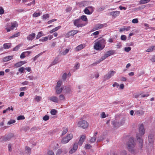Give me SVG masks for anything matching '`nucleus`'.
Segmentation results:
<instances>
[{
  "instance_id": "obj_46",
  "label": "nucleus",
  "mask_w": 155,
  "mask_h": 155,
  "mask_svg": "<svg viewBox=\"0 0 155 155\" xmlns=\"http://www.w3.org/2000/svg\"><path fill=\"white\" fill-rule=\"evenodd\" d=\"M57 112V111L55 109H52L51 111V113L52 115H55Z\"/></svg>"
},
{
  "instance_id": "obj_23",
  "label": "nucleus",
  "mask_w": 155,
  "mask_h": 155,
  "mask_svg": "<svg viewBox=\"0 0 155 155\" xmlns=\"http://www.w3.org/2000/svg\"><path fill=\"white\" fill-rule=\"evenodd\" d=\"M13 58V56H6L3 58V60L4 62H6L12 59Z\"/></svg>"
},
{
  "instance_id": "obj_55",
  "label": "nucleus",
  "mask_w": 155,
  "mask_h": 155,
  "mask_svg": "<svg viewBox=\"0 0 155 155\" xmlns=\"http://www.w3.org/2000/svg\"><path fill=\"white\" fill-rule=\"evenodd\" d=\"M69 50L68 49H66L64 51L62 52V54L65 55L67 54L69 52Z\"/></svg>"
},
{
  "instance_id": "obj_51",
  "label": "nucleus",
  "mask_w": 155,
  "mask_h": 155,
  "mask_svg": "<svg viewBox=\"0 0 155 155\" xmlns=\"http://www.w3.org/2000/svg\"><path fill=\"white\" fill-rule=\"evenodd\" d=\"M124 50L128 52L131 50V48L130 47H126L125 48Z\"/></svg>"
},
{
  "instance_id": "obj_63",
  "label": "nucleus",
  "mask_w": 155,
  "mask_h": 155,
  "mask_svg": "<svg viewBox=\"0 0 155 155\" xmlns=\"http://www.w3.org/2000/svg\"><path fill=\"white\" fill-rule=\"evenodd\" d=\"M27 78L31 80L35 79V78L33 76H29Z\"/></svg>"
},
{
  "instance_id": "obj_1",
  "label": "nucleus",
  "mask_w": 155,
  "mask_h": 155,
  "mask_svg": "<svg viewBox=\"0 0 155 155\" xmlns=\"http://www.w3.org/2000/svg\"><path fill=\"white\" fill-rule=\"evenodd\" d=\"M106 43V40L104 39L101 38L95 43L94 48L96 50L101 51L105 47Z\"/></svg>"
},
{
  "instance_id": "obj_58",
  "label": "nucleus",
  "mask_w": 155,
  "mask_h": 155,
  "mask_svg": "<svg viewBox=\"0 0 155 155\" xmlns=\"http://www.w3.org/2000/svg\"><path fill=\"white\" fill-rule=\"evenodd\" d=\"M4 12V10L2 7H0V14H2Z\"/></svg>"
},
{
  "instance_id": "obj_26",
  "label": "nucleus",
  "mask_w": 155,
  "mask_h": 155,
  "mask_svg": "<svg viewBox=\"0 0 155 155\" xmlns=\"http://www.w3.org/2000/svg\"><path fill=\"white\" fill-rule=\"evenodd\" d=\"M113 125L115 127H119L120 125L119 122H117L116 121H114L112 122Z\"/></svg>"
},
{
  "instance_id": "obj_20",
  "label": "nucleus",
  "mask_w": 155,
  "mask_h": 155,
  "mask_svg": "<svg viewBox=\"0 0 155 155\" xmlns=\"http://www.w3.org/2000/svg\"><path fill=\"white\" fill-rule=\"evenodd\" d=\"M115 53V51L114 50H110L106 52L105 54L107 58L111 55L114 54Z\"/></svg>"
},
{
  "instance_id": "obj_57",
  "label": "nucleus",
  "mask_w": 155,
  "mask_h": 155,
  "mask_svg": "<svg viewBox=\"0 0 155 155\" xmlns=\"http://www.w3.org/2000/svg\"><path fill=\"white\" fill-rule=\"evenodd\" d=\"M26 150H27L28 153L30 154L31 151V149L28 146H26L25 147Z\"/></svg>"
},
{
  "instance_id": "obj_32",
  "label": "nucleus",
  "mask_w": 155,
  "mask_h": 155,
  "mask_svg": "<svg viewBox=\"0 0 155 155\" xmlns=\"http://www.w3.org/2000/svg\"><path fill=\"white\" fill-rule=\"evenodd\" d=\"M79 18H80L81 19L82 21H87V17L86 15H83L81 16Z\"/></svg>"
},
{
  "instance_id": "obj_12",
  "label": "nucleus",
  "mask_w": 155,
  "mask_h": 155,
  "mask_svg": "<svg viewBox=\"0 0 155 155\" xmlns=\"http://www.w3.org/2000/svg\"><path fill=\"white\" fill-rule=\"evenodd\" d=\"M78 144L77 143H75L73 145L72 148L69 151V152L71 154H72L74 153L77 150L78 148Z\"/></svg>"
},
{
  "instance_id": "obj_44",
  "label": "nucleus",
  "mask_w": 155,
  "mask_h": 155,
  "mask_svg": "<svg viewBox=\"0 0 155 155\" xmlns=\"http://www.w3.org/2000/svg\"><path fill=\"white\" fill-rule=\"evenodd\" d=\"M25 117L24 116L20 115L18 116L17 118V120H24L25 119Z\"/></svg>"
},
{
  "instance_id": "obj_61",
  "label": "nucleus",
  "mask_w": 155,
  "mask_h": 155,
  "mask_svg": "<svg viewBox=\"0 0 155 155\" xmlns=\"http://www.w3.org/2000/svg\"><path fill=\"white\" fill-rule=\"evenodd\" d=\"M103 140V138L102 136H100L98 138L97 140V142H100Z\"/></svg>"
},
{
  "instance_id": "obj_35",
  "label": "nucleus",
  "mask_w": 155,
  "mask_h": 155,
  "mask_svg": "<svg viewBox=\"0 0 155 155\" xmlns=\"http://www.w3.org/2000/svg\"><path fill=\"white\" fill-rule=\"evenodd\" d=\"M63 131H62V133L61 134L62 136L64 135V134H65L68 131V129L67 128H63Z\"/></svg>"
},
{
  "instance_id": "obj_49",
  "label": "nucleus",
  "mask_w": 155,
  "mask_h": 155,
  "mask_svg": "<svg viewBox=\"0 0 155 155\" xmlns=\"http://www.w3.org/2000/svg\"><path fill=\"white\" fill-rule=\"evenodd\" d=\"M41 99V97L39 96H36L35 100L38 102H39Z\"/></svg>"
},
{
  "instance_id": "obj_24",
  "label": "nucleus",
  "mask_w": 155,
  "mask_h": 155,
  "mask_svg": "<svg viewBox=\"0 0 155 155\" xmlns=\"http://www.w3.org/2000/svg\"><path fill=\"white\" fill-rule=\"evenodd\" d=\"M60 61H59V58L57 57H56L54 61H53L52 63L51 64L50 66H52L53 65H55V64L58 63Z\"/></svg>"
},
{
  "instance_id": "obj_43",
  "label": "nucleus",
  "mask_w": 155,
  "mask_h": 155,
  "mask_svg": "<svg viewBox=\"0 0 155 155\" xmlns=\"http://www.w3.org/2000/svg\"><path fill=\"white\" fill-rule=\"evenodd\" d=\"M21 66L22 65H21V64L20 62L17 63H16L14 65V67H15L16 68L21 67Z\"/></svg>"
},
{
  "instance_id": "obj_45",
  "label": "nucleus",
  "mask_w": 155,
  "mask_h": 155,
  "mask_svg": "<svg viewBox=\"0 0 155 155\" xmlns=\"http://www.w3.org/2000/svg\"><path fill=\"white\" fill-rule=\"evenodd\" d=\"M92 146L89 144H87L85 145V147L86 149H89L91 148Z\"/></svg>"
},
{
  "instance_id": "obj_8",
  "label": "nucleus",
  "mask_w": 155,
  "mask_h": 155,
  "mask_svg": "<svg viewBox=\"0 0 155 155\" xmlns=\"http://www.w3.org/2000/svg\"><path fill=\"white\" fill-rule=\"evenodd\" d=\"M94 11L93 8L92 6H88L84 9V12L87 15L91 14Z\"/></svg>"
},
{
  "instance_id": "obj_36",
  "label": "nucleus",
  "mask_w": 155,
  "mask_h": 155,
  "mask_svg": "<svg viewBox=\"0 0 155 155\" xmlns=\"http://www.w3.org/2000/svg\"><path fill=\"white\" fill-rule=\"evenodd\" d=\"M41 12H38L37 13L35 12L33 15V16L34 17H37L41 15Z\"/></svg>"
},
{
  "instance_id": "obj_3",
  "label": "nucleus",
  "mask_w": 155,
  "mask_h": 155,
  "mask_svg": "<svg viewBox=\"0 0 155 155\" xmlns=\"http://www.w3.org/2000/svg\"><path fill=\"white\" fill-rule=\"evenodd\" d=\"M73 21L74 25L78 28L82 27L86 25L83 23L81 19L79 18L73 20Z\"/></svg>"
},
{
  "instance_id": "obj_48",
  "label": "nucleus",
  "mask_w": 155,
  "mask_h": 155,
  "mask_svg": "<svg viewBox=\"0 0 155 155\" xmlns=\"http://www.w3.org/2000/svg\"><path fill=\"white\" fill-rule=\"evenodd\" d=\"M21 46V45L20 44L18 45L13 49V51H16L18 50Z\"/></svg>"
},
{
  "instance_id": "obj_54",
  "label": "nucleus",
  "mask_w": 155,
  "mask_h": 155,
  "mask_svg": "<svg viewBox=\"0 0 155 155\" xmlns=\"http://www.w3.org/2000/svg\"><path fill=\"white\" fill-rule=\"evenodd\" d=\"M49 116L46 115L44 116L43 118V120L45 121L48 120H49Z\"/></svg>"
},
{
  "instance_id": "obj_2",
  "label": "nucleus",
  "mask_w": 155,
  "mask_h": 155,
  "mask_svg": "<svg viewBox=\"0 0 155 155\" xmlns=\"http://www.w3.org/2000/svg\"><path fill=\"white\" fill-rule=\"evenodd\" d=\"M135 145V143L134 141L133 137H130L127 143L126 146L127 147L128 150L132 153L135 154L137 152L135 150L134 147Z\"/></svg>"
},
{
  "instance_id": "obj_30",
  "label": "nucleus",
  "mask_w": 155,
  "mask_h": 155,
  "mask_svg": "<svg viewBox=\"0 0 155 155\" xmlns=\"http://www.w3.org/2000/svg\"><path fill=\"white\" fill-rule=\"evenodd\" d=\"M144 114V111L142 110H139L135 111V114L138 115H141Z\"/></svg>"
},
{
  "instance_id": "obj_34",
  "label": "nucleus",
  "mask_w": 155,
  "mask_h": 155,
  "mask_svg": "<svg viewBox=\"0 0 155 155\" xmlns=\"http://www.w3.org/2000/svg\"><path fill=\"white\" fill-rule=\"evenodd\" d=\"M150 1V0H141L139 2V3L141 5L145 4L149 2Z\"/></svg>"
},
{
  "instance_id": "obj_41",
  "label": "nucleus",
  "mask_w": 155,
  "mask_h": 155,
  "mask_svg": "<svg viewBox=\"0 0 155 155\" xmlns=\"http://www.w3.org/2000/svg\"><path fill=\"white\" fill-rule=\"evenodd\" d=\"M105 9V8L103 6H101L99 8L97 9V12H101L103 11Z\"/></svg>"
},
{
  "instance_id": "obj_50",
  "label": "nucleus",
  "mask_w": 155,
  "mask_h": 155,
  "mask_svg": "<svg viewBox=\"0 0 155 155\" xmlns=\"http://www.w3.org/2000/svg\"><path fill=\"white\" fill-rule=\"evenodd\" d=\"M59 100H64L65 97L63 94H61L59 96Z\"/></svg>"
},
{
  "instance_id": "obj_21",
  "label": "nucleus",
  "mask_w": 155,
  "mask_h": 155,
  "mask_svg": "<svg viewBox=\"0 0 155 155\" xmlns=\"http://www.w3.org/2000/svg\"><path fill=\"white\" fill-rule=\"evenodd\" d=\"M49 99L50 101L55 103H58L59 101V99L56 96H52L49 98Z\"/></svg>"
},
{
  "instance_id": "obj_7",
  "label": "nucleus",
  "mask_w": 155,
  "mask_h": 155,
  "mask_svg": "<svg viewBox=\"0 0 155 155\" xmlns=\"http://www.w3.org/2000/svg\"><path fill=\"white\" fill-rule=\"evenodd\" d=\"M107 26V23L103 24H97L95 25L94 28L92 29V31H94L95 30L100 29L104 27H106Z\"/></svg>"
},
{
  "instance_id": "obj_4",
  "label": "nucleus",
  "mask_w": 155,
  "mask_h": 155,
  "mask_svg": "<svg viewBox=\"0 0 155 155\" xmlns=\"http://www.w3.org/2000/svg\"><path fill=\"white\" fill-rule=\"evenodd\" d=\"M73 135L71 134H68L66 137H63L61 141V143L63 144L68 143L73 138Z\"/></svg>"
},
{
  "instance_id": "obj_53",
  "label": "nucleus",
  "mask_w": 155,
  "mask_h": 155,
  "mask_svg": "<svg viewBox=\"0 0 155 155\" xmlns=\"http://www.w3.org/2000/svg\"><path fill=\"white\" fill-rule=\"evenodd\" d=\"M48 155H54L53 151L51 150H50L48 151Z\"/></svg>"
},
{
  "instance_id": "obj_15",
  "label": "nucleus",
  "mask_w": 155,
  "mask_h": 155,
  "mask_svg": "<svg viewBox=\"0 0 155 155\" xmlns=\"http://www.w3.org/2000/svg\"><path fill=\"white\" fill-rule=\"evenodd\" d=\"M137 140L140 143V145L141 146L140 147L141 148L142 147L143 143V140L142 138V136L141 137L139 134H137Z\"/></svg>"
},
{
  "instance_id": "obj_28",
  "label": "nucleus",
  "mask_w": 155,
  "mask_h": 155,
  "mask_svg": "<svg viewBox=\"0 0 155 155\" xmlns=\"http://www.w3.org/2000/svg\"><path fill=\"white\" fill-rule=\"evenodd\" d=\"M131 27L130 26H128L127 28L124 27L121 28H120V32H122L124 31H128L130 29Z\"/></svg>"
},
{
  "instance_id": "obj_60",
  "label": "nucleus",
  "mask_w": 155,
  "mask_h": 155,
  "mask_svg": "<svg viewBox=\"0 0 155 155\" xmlns=\"http://www.w3.org/2000/svg\"><path fill=\"white\" fill-rule=\"evenodd\" d=\"M132 22L134 23H137L138 22V19L135 18L133 19L132 21Z\"/></svg>"
},
{
  "instance_id": "obj_5",
  "label": "nucleus",
  "mask_w": 155,
  "mask_h": 155,
  "mask_svg": "<svg viewBox=\"0 0 155 155\" xmlns=\"http://www.w3.org/2000/svg\"><path fill=\"white\" fill-rule=\"evenodd\" d=\"M14 136V134L13 133H10L7 136H2L0 138V141H6L10 140Z\"/></svg>"
},
{
  "instance_id": "obj_64",
  "label": "nucleus",
  "mask_w": 155,
  "mask_h": 155,
  "mask_svg": "<svg viewBox=\"0 0 155 155\" xmlns=\"http://www.w3.org/2000/svg\"><path fill=\"white\" fill-rule=\"evenodd\" d=\"M66 77L67 74L65 73H64L62 75V78L64 80H65L66 78Z\"/></svg>"
},
{
  "instance_id": "obj_40",
  "label": "nucleus",
  "mask_w": 155,
  "mask_h": 155,
  "mask_svg": "<svg viewBox=\"0 0 155 155\" xmlns=\"http://www.w3.org/2000/svg\"><path fill=\"white\" fill-rule=\"evenodd\" d=\"M20 35V32H18L16 34H15L12 35L10 37V38H14L15 37H17L19 36Z\"/></svg>"
},
{
  "instance_id": "obj_37",
  "label": "nucleus",
  "mask_w": 155,
  "mask_h": 155,
  "mask_svg": "<svg viewBox=\"0 0 155 155\" xmlns=\"http://www.w3.org/2000/svg\"><path fill=\"white\" fill-rule=\"evenodd\" d=\"M42 31H40L38 32V34L37 35L36 39H37L40 38L42 35Z\"/></svg>"
},
{
  "instance_id": "obj_39",
  "label": "nucleus",
  "mask_w": 155,
  "mask_h": 155,
  "mask_svg": "<svg viewBox=\"0 0 155 155\" xmlns=\"http://www.w3.org/2000/svg\"><path fill=\"white\" fill-rule=\"evenodd\" d=\"M49 14H46L43 15L42 16V18L44 20H45L47 18H49Z\"/></svg>"
},
{
  "instance_id": "obj_9",
  "label": "nucleus",
  "mask_w": 155,
  "mask_h": 155,
  "mask_svg": "<svg viewBox=\"0 0 155 155\" xmlns=\"http://www.w3.org/2000/svg\"><path fill=\"white\" fill-rule=\"evenodd\" d=\"M116 72L115 71H112L110 72V73L107 74H106L104 77V81H106L110 78L111 76H113L115 73Z\"/></svg>"
},
{
  "instance_id": "obj_10",
  "label": "nucleus",
  "mask_w": 155,
  "mask_h": 155,
  "mask_svg": "<svg viewBox=\"0 0 155 155\" xmlns=\"http://www.w3.org/2000/svg\"><path fill=\"white\" fill-rule=\"evenodd\" d=\"M139 134H138L139 135L141 136H143L145 133V129L143 125V124H141L139 128Z\"/></svg>"
},
{
  "instance_id": "obj_16",
  "label": "nucleus",
  "mask_w": 155,
  "mask_h": 155,
  "mask_svg": "<svg viewBox=\"0 0 155 155\" xmlns=\"http://www.w3.org/2000/svg\"><path fill=\"white\" fill-rule=\"evenodd\" d=\"M107 58L105 56V54L103 56H101V58L100 59V60L96 62L93 63L91 64L92 65H97L99 64V63H100L101 61H103L105 59H106Z\"/></svg>"
},
{
  "instance_id": "obj_19",
  "label": "nucleus",
  "mask_w": 155,
  "mask_h": 155,
  "mask_svg": "<svg viewBox=\"0 0 155 155\" xmlns=\"http://www.w3.org/2000/svg\"><path fill=\"white\" fill-rule=\"evenodd\" d=\"M148 140L149 142L153 143L154 141V135L153 134H150L148 136Z\"/></svg>"
},
{
  "instance_id": "obj_52",
  "label": "nucleus",
  "mask_w": 155,
  "mask_h": 155,
  "mask_svg": "<svg viewBox=\"0 0 155 155\" xmlns=\"http://www.w3.org/2000/svg\"><path fill=\"white\" fill-rule=\"evenodd\" d=\"M15 121L14 120H11L10 121L8 122V124H11L15 123Z\"/></svg>"
},
{
  "instance_id": "obj_29",
  "label": "nucleus",
  "mask_w": 155,
  "mask_h": 155,
  "mask_svg": "<svg viewBox=\"0 0 155 155\" xmlns=\"http://www.w3.org/2000/svg\"><path fill=\"white\" fill-rule=\"evenodd\" d=\"M87 5V2L86 1H84L81 2L79 4V7L81 8L83 7H85Z\"/></svg>"
},
{
  "instance_id": "obj_14",
  "label": "nucleus",
  "mask_w": 155,
  "mask_h": 155,
  "mask_svg": "<svg viewBox=\"0 0 155 155\" xmlns=\"http://www.w3.org/2000/svg\"><path fill=\"white\" fill-rule=\"evenodd\" d=\"M86 138V136L85 135H82L80 137L78 144L80 146H81L83 143L84 142Z\"/></svg>"
},
{
  "instance_id": "obj_42",
  "label": "nucleus",
  "mask_w": 155,
  "mask_h": 155,
  "mask_svg": "<svg viewBox=\"0 0 155 155\" xmlns=\"http://www.w3.org/2000/svg\"><path fill=\"white\" fill-rule=\"evenodd\" d=\"M29 53V52H23L20 55V58L21 59H23V58H25L26 56V55L25 54V53Z\"/></svg>"
},
{
  "instance_id": "obj_11",
  "label": "nucleus",
  "mask_w": 155,
  "mask_h": 155,
  "mask_svg": "<svg viewBox=\"0 0 155 155\" xmlns=\"http://www.w3.org/2000/svg\"><path fill=\"white\" fill-rule=\"evenodd\" d=\"M79 32L78 30H72L69 32L66 35V37L67 38H69L70 36H73L75 34Z\"/></svg>"
},
{
  "instance_id": "obj_31",
  "label": "nucleus",
  "mask_w": 155,
  "mask_h": 155,
  "mask_svg": "<svg viewBox=\"0 0 155 155\" xmlns=\"http://www.w3.org/2000/svg\"><path fill=\"white\" fill-rule=\"evenodd\" d=\"M11 44L10 43H5L3 45V48L5 49H8L11 47Z\"/></svg>"
},
{
  "instance_id": "obj_18",
  "label": "nucleus",
  "mask_w": 155,
  "mask_h": 155,
  "mask_svg": "<svg viewBox=\"0 0 155 155\" xmlns=\"http://www.w3.org/2000/svg\"><path fill=\"white\" fill-rule=\"evenodd\" d=\"M35 34L34 33L29 34L27 36V39L29 41H32L35 38Z\"/></svg>"
},
{
  "instance_id": "obj_56",
  "label": "nucleus",
  "mask_w": 155,
  "mask_h": 155,
  "mask_svg": "<svg viewBox=\"0 0 155 155\" xmlns=\"http://www.w3.org/2000/svg\"><path fill=\"white\" fill-rule=\"evenodd\" d=\"M121 39L122 40L125 41L127 39V37L125 35H122L121 36Z\"/></svg>"
},
{
  "instance_id": "obj_47",
  "label": "nucleus",
  "mask_w": 155,
  "mask_h": 155,
  "mask_svg": "<svg viewBox=\"0 0 155 155\" xmlns=\"http://www.w3.org/2000/svg\"><path fill=\"white\" fill-rule=\"evenodd\" d=\"M25 68L23 67L20 68L18 69V71L21 73H24Z\"/></svg>"
},
{
  "instance_id": "obj_62",
  "label": "nucleus",
  "mask_w": 155,
  "mask_h": 155,
  "mask_svg": "<svg viewBox=\"0 0 155 155\" xmlns=\"http://www.w3.org/2000/svg\"><path fill=\"white\" fill-rule=\"evenodd\" d=\"M72 10V8L71 7H68L66 9V12H69Z\"/></svg>"
},
{
  "instance_id": "obj_33",
  "label": "nucleus",
  "mask_w": 155,
  "mask_h": 155,
  "mask_svg": "<svg viewBox=\"0 0 155 155\" xmlns=\"http://www.w3.org/2000/svg\"><path fill=\"white\" fill-rule=\"evenodd\" d=\"M64 90L66 91V92L67 93H70L71 91V88L70 86L66 87Z\"/></svg>"
},
{
  "instance_id": "obj_22",
  "label": "nucleus",
  "mask_w": 155,
  "mask_h": 155,
  "mask_svg": "<svg viewBox=\"0 0 155 155\" xmlns=\"http://www.w3.org/2000/svg\"><path fill=\"white\" fill-rule=\"evenodd\" d=\"M85 46V44H81L77 46L75 48V50L77 51H78L84 48Z\"/></svg>"
},
{
  "instance_id": "obj_13",
  "label": "nucleus",
  "mask_w": 155,
  "mask_h": 155,
  "mask_svg": "<svg viewBox=\"0 0 155 155\" xmlns=\"http://www.w3.org/2000/svg\"><path fill=\"white\" fill-rule=\"evenodd\" d=\"M12 25L9 28H7L6 30L7 32H9L11 30L14 29V28L17 27L18 25V24L16 21H14L13 23H11Z\"/></svg>"
},
{
  "instance_id": "obj_27",
  "label": "nucleus",
  "mask_w": 155,
  "mask_h": 155,
  "mask_svg": "<svg viewBox=\"0 0 155 155\" xmlns=\"http://www.w3.org/2000/svg\"><path fill=\"white\" fill-rule=\"evenodd\" d=\"M63 89L64 87H61V88H59V87H55V89L56 90V93L57 94H60L62 92Z\"/></svg>"
},
{
  "instance_id": "obj_17",
  "label": "nucleus",
  "mask_w": 155,
  "mask_h": 155,
  "mask_svg": "<svg viewBox=\"0 0 155 155\" xmlns=\"http://www.w3.org/2000/svg\"><path fill=\"white\" fill-rule=\"evenodd\" d=\"M120 12L118 11H113L110 12V15L114 17V18L118 16L120 13Z\"/></svg>"
},
{
  "instance_id": "obj_38",
  "label": "nucleus",
  "mask_w": 155,
  "mask_h": 155,
  "mask_svg": "<svg viewBox=\"0 0 155 155\" xmlns=\"http://www.w3.org/2000/svg\"><path fill=\"white\" fill-rule=\"evenodd\" d=\"M62 81H59L57 83V84L56 86L55 87H59L61 86L62 84Z\"/></svg>"
},
{
  "instance_id": "obj_59",
  "label": "nucleus",
  "mask_w": 155,
  "mask_h": 155,
  "mask_svg": "<svg viewBox=\"0 0 155 155\" xmlns=\"http://www.w3.org/2000/svg\"><path fill=\"white\" fill-rule=\"evenodd\" d=\"M96 140V138L95 137H92L90 140V142L91 143L94 142Z\"/></svg>"
},
{
  "instance_id": "obj_25",
  "label": "nucleus",
  "mask_w": 155,
  "mask_h": 155,
  "mask_svg": "<svg viewBox=\"0 0 155 155\" xmlns=\"http://www.w3.org/2000/svg\"><path fill=\"white\" fill-rule=\"evenodd\" d=\"M155 50V45H151L146 50L147 52H152L153 51Z\"/></svg>"
},
{
  "instance_id": "obj_6",
  "label": "nucleus",
  "mask_w": 155,
  "mask_h": 155,
  "mask_svg": "<svg viewBox=\"0 0 155 155\" xmlns=\"http://www.w3.org/2000/svg\"><path fill=\"white\" fill-rule=\"evenodd\" d=\"M78 126L83 129L86 128L88 126V124L85 120H81L79 121L78 124Z\"/></svg>"
}]
</instances>
